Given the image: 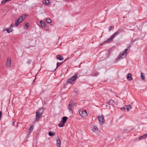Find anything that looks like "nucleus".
Returning a JSON list of instances; mask_svg holds the SVG:
<instances>
[{
    "instance_id": "obj_1",
    "label": "nucleus",
    "mask_w": 147,
    "mask_h": 147,
    "mask_svg": "<svg viewBox=\"0 0 147 147\" xmlns=\"http://www.w3.org/2000/svg\"><path fill=\"white\" fill-rule=\"evenodd\" d=\"M123 31H122L121 28H119L117 30V32L114 33L112 35L110 38H108L107 40L102 43L100 44V46H102L106 43H109L113 41V39L115 37V36L118 35L119 34L121 33Z\"/></svg>"
},
{
    "instance_id": "obj_2",
    "label": "nucleus",
    "mask_w": 147,
    "mask_h": 147,
    "mask_svg": "<svg viewBox=\"0 0 147 147\" xmlns=\"http://www.w3.org/2000/svg\"><path fill=\"white\" fill-rule=\"evenodd\" d=\"M130 46L128 45L127 47V49H125L123 51L122 53L121 54H120L118 56V57L116 59L115 61L117 62L118 61H119L121 59H122L123 58V57H125L126 55V51L127 50L129 49Z\"/></svg>"
},
{
    "instance_id": "obj_3",
    "label": "nucleus",
    "mask_w": 147,
    "mask_h": 147,
    "mask_svg": "<svg viewBox=\"0 0 147 147\" xmlns=\"http://www.w3.org/2000/svg\"><path fill=\"white\" fill-rule=\"evenodd\" d=\"M26 15L25 14L22 15L15 22V25L17 26L20 24L26 18Z\"/></svg>"
},
{
    "instance_id": "obj_4",
    "label": "nucleus",
    "mask_w": 147,
    "mask_h": 147,
    "mask_svg": "<svg viewBox=\"0 0 147 147\" xmlns=\"http://www.w3.org/2000/svg\"><path fill=\"white\" fill-rule=\"evenodd\" d=\"M43 111V108H42L40 109H39L36 112V121H38L39 118L42 116Z\"/></svg>"
},
{
    "instance_id": "obj_5",
    "label": "nucleus",
    "mask_w": 147,
    "mask_h": 147,
    "mask_svg": "<svg viewBox=\"0 0 147 147\" xmlns=\"http://www.w3.org/2000/svg\"><path fill=\"white\" fill-rule=\"evenodd\" d=\"M98 121L99 123L101 125L105 123V120L104 119V116L103 115H101L100 116H98Z\"/></svg>"
},
{
    "instance_id": "obj_6",
    "label": "nucleus",
    "mask_w": 147,
    "mask_h": 147,
    "mask_svg": "<svg viewBox=\"0 0 147 147\" xmlns=\"http://www.w3.org/2000/svg\"><path fill=\"white\" fill-rule=\"evenodd\" d=\"M79 112L80 115L83 117H86L88 115L86 111H84L82 109L79 110Z\"/></svg>"
},
{
    "instance_id": "obj_7",
    "label": "nucleus",
    "mask_w": 147,
    "mask_h": 147,
    "mask_svg": "<svg viewBox=\"0 0 147 147\" xmlns=\"http://www.w3.org/2000/svg\"><path fill=\"white\" fill-rule=\"evenodd\" d=\"M77 78V75L75 74L74 76H72L68 79V82L71 84Z\"/></svg>"
},
{
    "instance_id": "obj_8",
    "label": "nucleus",
    "mask_w": 147,
    "mask_h": 147,
    "mask_svg": "<svg viewBox=\"0 0 147 147\" xmlns=\"http://www.w3.org/2000/svg\"><path fill=\"white\" fill-rule=\"evenodd\" d=\"M13 24L12 23L10 25V27L8 28H6L5 30L7 31V33H10L11 32L13 31Z\"/></svg>"
},
{
    "instance_id": "obj_9",
    "label": "nucleus",
    "mask_w": 147,
    "mask_h": 147,
    "mask_svg": "<svg viewBox=\"0 0 147 147\" xmlns=\"http://www.w3.org/2000/svg\"><path fill=\"white\" fill-rule=\"evenodd\" d=\"M72 104V101H70V102L68 105V109L69 112H71L72 113L73 112V110L72 109L73 106L71 105Z\"/></svg>"
},
{
    "instance_id": "obj_10",
    "label": "nucleus",
    "mask_w": 147,
    "mask_h": 147,
    "mask_svg": "<svg viewBox=\"0 0 147 147\" xmlns=\"http://www.w3.org/2000/svg\"><path fill=\"white\" fill-rule=\"evenodd\" d=\"M6 65L7 66L10 67L11 65V60L10 58H8L6 62Z\"/></svg>"
},
{
    "instance_id": "obj_11",
    "label": "nucleus",
    "mask_w": 147,
    "mask_h": 147,
    "mask_svg": "<svg viewBox=\"0 0 147 147\" xmlns=\"http://www.w3.org/2000/svg\"><path fill=\"white\" fill-rule=\"evenodd\" d=\"M61 145V140L58 137L57 139L56 140V145L57 147H60Z\"/></svg>"
},
{
    "instance_id": "obj_12",
    "label": "nucleus",
    "mask_w": 147,
    "mask_h": 147,
    "mask_svg": "<svg viewBox=\"0 0 147 147\" xmlns=\"http://www.w3.org/2000/svg\"><path fill=\"white\" fill-rule=\"evenodd\" d=\"M146 137H147V133L139 137L138 138V140H140L142 139H145Z\"/></svg>"
},
{
    "instance_id": "obj_13",
    "label": "nucleus",
    "mask_w": 147,
    "mask_h": 147,
    "mask_svg": "<svg viewBox=\"0 0 147 147\" xmlns=\"http://www.w3.org/2000/svg\"><path fill=\"white\" fill-rule=\"evenodd\" d=\"M127 79L128 81H131L132 80L131 75V74H128L127 76Z\"/></svg>"
},
{
    "instance_id": "obj_14",
    "label": "nucleus",
    "mask_w": 147,
    "mask_h": 147,
    "mask_svg": "<svg viewBox=\"0 0 147 147\" xmlns=\"http://www.w3.org/2000/svg\"><path fill=\"white\" fill-rule=\"evenodd\" d=\"M40 23L42 27L45 28L46 27V24L45 22L41 20L40 21Z\"/></svg>"
},
{
    "instance_id": "obj_15",
    "label": "nucleus",
    "mask_w": 147,
    "mask_h": 147,
    "mask_svg": "<svg viewBox=\"0 0 147 147\" xmlns=\"http://www.w3.org/2000/svg\"><path fill=\"white\" fill-rule=\"evenodd\" d=\"M56 58L59 60L62 61L63 59V57L61 56L60 55H57Z\"/></svg>"
},
{
    "instance_id": "obj_16",
    "label": "nucleus",
    "mask_w": 147,
    "mask_h": 147,
    "mask_svg": "<svg viewBox=\"0 0 147 147\" xmlns=\"http://www.w3.org/2000/svg\"><path fill=\"white\" fill-rule=\"evenodd\" d=\"M68 119V117H66V116H64L63 117V118H62V120L61 121H63V122L65 123L67 119Z\"/></svg>"
},
{
    "instance_id": "obj_17",
    "label": "nucleus",
    "mask_w": 147,
    "mask_h": 147,
    "mask_svg": "<svg viewBox=\"0 0 147 147\" xmlns=\"http://www.w3.org/2000/svg\"><path fill=\"white\" fill-rule=\"evenodd\" d=\"M65 123L64 122L61 121L58 124V126L60 127H62L64 126Z\"/></svg>"
},
{
    "instance_id": "obj_18",
    "label": "nucleus",
    "mask_w": 147,
    "mask_h": 147,
    "mask_svg": "<svg viewBox=\"0 0 147 147\" xmlns=\"http://www.w3.org/2000/svg\"><path fill=\"white\" fill-rule=\"evenodd\" d=\"M33 129V126H31L29 128L28 130V134H29L32 131Z\"/></svg>"
},
{
    "instance_id": "obj_19",
    "label": "nucleus",
    "mask_w": 147,
    "mask_h": 147,
    "mask_svg": "<svg viewBox=\"0 0 147 147\" xmlns=\"http://www.w3.org/2000/svg\"><path fill=\"white\" fill-rule=\"evenodd\" d=\"M67 59H65L64 61L62 62L61 63H58L57 62V67L56 68H58L60 65H61L65 61H66Z\"/></svg>"
},
{
    "instance_id": "obj_20",
    "label": "nucleus",
    "mask_w": 147,
    "mask_h": 147,
    "mask_svg": "<svg viewBox=\"0 0 147 147\" xmlns=\"http://www.w3.org/2000/svg\"><path fill=\"white\" fill-rule=\"evenodd\" d=\"M132 109V107L130 105H128L126 106V109L127 111H129L130 109Z\"/></svg>"
},
{
    "instance_id": "obj_21",
    "label": "nucleus",
    "mask_w": 147,
    "mask_h": 147,
    "mask_svg": "<svg viewBox=\"0 0 147 147\" xmlns=\"http://www.w3.org/2000/svg\"><path fill=\"white\" fill-rule=\"evenodd\" d=\"M98 128L97 127L94 126V127L92 130L93 132H96L98 131Z\"/></svg>"
},
{
    "instance_id": "obj_22",
    "label": "nucleus",
    "mask_w": 147,
    "mask_h": 147,
    "mask_svg": "<svg viewBox=\"0 0 147 147\" xmlns=\"http://www.w3.org/2000/svg\"><path fill=\"white\" fill-rule=\"evenodd\" d=\"M55 134V133L54 132L52 131H50L49 133V135L50 136H54Z\"/></svg>"
},
{
    "instance_id": "obj_23",
    "label": "nucleus",
    "mask_w": 147,
    "mask_h": 147,
    "mask_svg": "<svg viewBox=\"0 0 147 147\" xmlns=\"http://www.w3.org/2000/svg\"><path fill=\"white\" fill-rule=\"evenodd\" d=\"M144 75V73L142 72L141 73V77L142 78V79L143 80H144V79H145V76Z\"/></svg>"
},
{
    "instance_id": "obj_24",
    "label": "nucleus",
    "mask_w": 147,
    "mask_h": 147,
    "mask_svg": "<svg viewBox=\"0 0 147 147\" xmlns=\"http://www.w3.org/2000/svg\"><path fill=\"white\" fill-rule=\"evenodd\" d=\"M45 4L46 5H49L50 2L49 0H45Z\"/></svg>"
},
{
    "instance_id": "obj_25",
    "label": "nucleus",
    "mask_w": 147,
    "mask_h": 147,
    "mask_svg": "<svg viewBox=\"0 0 147 147\" xmlns=\"http://www.w3.org/2000/svg\"><path fill=\"white\" fill-rule=\"evenodd\" d=\"M46 22L48 23H50L51 22V20L50 18H47L46 20Z\"/></svg>"
},
{
    "instance_id": "obj_26",
    "label": "nucleus",
    "mask_w": 147,
    "mask_h": 147,
    "mask_svg": "<svg viewBox=\"0 0 147 147\" xmlns=\"http://www.w3.org/2000/svg\"><path fill=\"white\" fill-rule=\"evenodd\" d=\"M70 101H72V104H71V105L72 106L76 107L77 106V104L75 102H73V100H71Z\"/></svg>"
},
{
    "instance_id": "obj_27",
    "label": "nucleus",
    "mask_w": 147,
    "mask_h": 147,
    "mask_svg": "<svg viewBox=\"0 0 147 147\" xmlns=\"http://www.w3.org/2000/svg\"><path fill=\"white\" fill-rule=\"evenodd\" d=\"M109 103L111 105H113L114 104V101L112 100H109Z\"/></svg>"
},
{
    "instance_id": "obj_28",
    "label": "nucleus",
    "mask_w": 147,
    "mask_h": 147,
    "mask_svg": "<svg viewBox=\"0 0 147 147\" xmlns=\"http://www.w3.org/2000/svg\"><path fill=\"white\" fill-rule=\"evenodd\" d=\"M25 26L27 28H28L29 26V23L28 22H27L25 25Z\"/></svg>"
},
{
    "instance_id": "obj_29",
    "label": "nucleus",
    "mask_w": 147,
    "mask_h": 147,
    "mask_svg": "<svg viewBox=\"0 0 147 147\" xmlns=\"http://www.w3.org/2000/svg\"><path fill=\"white\" fill-rule=\"evenodd\" d=\"M121 109L123 111H124L125 110V108L123 107H122L121 108Z\"/></svg>"
},
{
    "instance_id": "obj_30",
    "label": "nucleus",
    "mask_w": 147,
    "mask_h": 147,
    "mask_svg": "<svg viewBox=\"0 0 147 147\" xmlns=\"http://www.w3.org/2000/svg\"><path fill=\"white\" fill-rule=\"evenodd\" d=\"M32 61L31 60H29L28 61L27 63H28L29 64V63H30Z\"/></svg>"
},
{
    "instance_id": "obj_31",
    "label": "nucleus",
    "mask_w": 147,
    "mask_h": 147,
    "mask_svg": "<svg viewBox=\"0 0 147 147\" xmlns=\"http://www.w3.org/2000/svg\"><path fill=\"white\" fill-rule=\"evenodd\" d=\"M98 74V72H96L94 73V75L95 76H97Z\"/></svg>"
},
{
    "instance_id": "obj_32",
    "label": "nucleus",
    "mask_w": 147,
    "mask_h": 147,
    "mask_svg": "<svg viewBox=\"0 0 147 147\" xmlns=\"http://www.w3.org/2000/svg\"><path fill=\"white\" fill-rule=\"evenodd\" d=\"M74 91L75 92L77 93L78 92V90L77 89L75 88L74 89Z\"/></svg>"
},
{
    "instance_id": "obj_33",
    "label": "nucleus",
    "mask_w": 147,
    "mask_h": 147,
    "mask_svg": "<svg viewBox=\"0 0 147 147\" xmlns=\"http://www.w3.org/2000/svg\"><path fill=\"white\" fill-rule=\"evenodd\" d=\"M112 27L111 26H110L109 27V31H110L112 29Z\"/></svg>"
},
{
    "instance_id": "obj_34",
    "label": "nucleus",
    "mask_w": 147,
    "mask_h": 147,
    "mask_svg": "<svg viewBox=\"0 0 147 147\" xmlns=\"http://www.w3.org/2000/svg\"><path fill=\"white\" fill-rule=\"evenodd\" d=\"M7 1H6V0H5V1H4V0H3V1H2V3L3 4H5V2H7Z\"/></svg>"
},
{
    "instance_id": "obj_35",
    "label": "nucleus",
    "mask_w": 147,
    "mask_h": 147,
    "mask_svg": "<svg viewBox=\"0 0 147 147\" xmlns=\"http://www.w3.org/2000/svg\"><path fill=\"white\" fill-rule=\"evenodd\" d=\"M14 122L13 121V122H12V125H14Z\"/></svg>"
},
{
    "instance_id": "obj_36",
    "label": "nucleus",
    "mask_w": 147,
    "mask_h": 147,
    "mask_svg": "<svg viewBox=\"0 0 147 147\" xmlns=\"http://www.w3.org/2000/svg\"><path fill=\"white\" fill-rule=\"evenodd\" d=\"M11 0H6V1H10Z\"/></svg>"
},
{
    "instance_id": "obj_37",
    "label": "nucleus",
    "mask_w": 147,
    "mask_h": 147,
    "mask_svg": "<svg viewBox=\"0 0 147 147\" xmlns=\"http://www.w3.org/2000/svg\"><path fill=\"white\" fill-rule=\"evenodd\" d=\"M35 81V80H34L33 81V82H34V81Z\"/></svg>"
},
{
    "instance_id": "obj_38",
    "label": "nucleus",
    "mask_w": 147,
    "mask_h": 147,
    "mask_svg": "<svg viewBox=\"0 0 147 147\" xmlns=\"http://www.w3.org/2000/svg\"><path fill=\"white\" fill-rule=\"evenodd\" d=\"M56 69H55V70H56Z\"/></svg>"
}]
</instances>
